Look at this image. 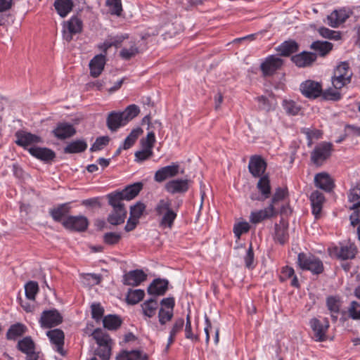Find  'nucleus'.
<instances>
[{"instance_id": "32", "label": "nucleus", "mask_w": 360, "mask_h": 360, "mask_svg": "<svg viewBox=\"0 0 360 360\" xmlns=\"http://www.w3.org/2000/svg\"><path fill=\"white\" fill-rule=\"evenodd\" d=\"M326 305L328 309L330 311L332 321L336 322L341 307L340 300L335 297H328L326 300Z\"/></svg>"}, {"instance_id": "49", "label": "nucleus", "mask_w": 360, "mask_h": 360, "mask_svg": "<svg viewBox=\"0 0 360 360\" xmlns=\"http://www.w3.org/2000/svg\"><path fill=\"white\" fill-rule=\"evenodd\" d=\"M301 131L306 135L308 139V146L312 144L313 139H319L323 134L321 130L316 129L303 128Z\"/></svg>"}, {"instance_id": "44", "label": "nucleus", "mask_w": 360, "mask_h": 360, "mask_svg": "<svg viewBox=\"0 0 360 360\" xmlns=\"http://www.w3.org/2000/svg\"><path fill=\"white\" fill-rule=\"evenodd\" d=\"M139 53V49L136 46L135 42L131 41L130 43V46L129 48H123L120 53V56L122 59L129 60L131 58L134 57Z\"/></svg>"}, {"instance_id": "2", "label": "nucleus", "mask_w": 360, "mask_h": 360, "mask_svg": "<svg viewBox=\"0 0 360 360\" xmlns=\"http://www.w3.org/2000/svg\"><path fill=\"white\" fill-rule=\"evenodd\" d=\"M107 198L108 204L112 207V210L108 217V221L114 226L123 224L127 214L124 203L110 194H108Z\"/></svg>"}, {"instance_id": "28", "label": "nucleus", "mask_w": 360, "mask_h": 360, "mask_svg": "<svg viewBox=\"0 0 360 360\" xmlns=\"http://www.w3.org/2000/svg\"><path fill=\"white\" fill-rule=\"evenodd\" d=\"M106 123L108 129L112 131H117L120 127L127 124L122 112L115 111L109 113Z\"/></svg>"}, {"instance_id": "58", "label": "nucleus", "mask_w": 360, "mask_h": 360, "mask_svg": "<svg viewBox=\"0 0 360 360\" xmlns=\"http://www.w3.org/2000/svg\"><path fill=\"white\" fill-rule=\"evenodd\" d=\"M146 206L142 202H136L134 206L130 208V216L136 219H139L143 214Z\"/></svg>"}, {"instance_id": "3", "label": "nucleus", "mask_w": 360, "mask_h": 360, "mask_svg": "<svg viewBox=\"0 0 360 360\" xmlns=\"http://www.w3.org/2000/svg\"><path fill=\"white\" fill-rule=\"evenodd\" d=\"M353 72L347 62H341L335 69L332 84L335 89H341L352 81Z\"/></svg>"}, {"instance_id": "33", "label": "nucleus", "mask_w": 360, "mask_h": 360, "mask_svg": "<svg viewBox=\"0 0 360 360\" xmlns=\"http://www.w3.org/2000/svg\"><path fill=\"white\" fill-rule=\"evenodd\" d=\"M298 49L299 45L294 40L285 41L276 48V51L282 56H289L297 52Z\"/></svg>"}, {"instance_id": "12", "label": "nucleus", "mask_w": 360, "mask_h": 360, "mask_svg": "<svg viewBox=\"0 0 360 360\" xmlns=\"http://www.w3.org/2000/svg\"><path fill=\"white\" fill-rule=\"evenodd\" d=\"M283 65V60L278 56H268L261 64L260 68L264 76H271Z\"/></svg>"}, {"instance_id": "43", "label": "nucleus", "mask_w": 360, "mask_h": 360, "mask_svg": "<svg viewBox=\"0 0 360 360\" xmlns=\"http://www.w3.org/2000/svg\"><path fill=\"white\" fill-rule=\"evenodd\" d=\"M142 133L143 130L141 128L137 127L134 129L125 139L122 148L124 150L130 148Z\"/></svg>"}, {"instance_id": "48", "label": "nucleus", "mask_w": 360, "mask_h": 360, "mask_svg": "<svg viewBox=\"0 0 360 360\" xmlns=\"http://www.w3.org/2000/svg\"><path fill=\"white\" fill-rule=\"evenodd\" d=\"M121 238V233L117 232H108L103 236V243L108 245H115L118 244Z\"/></svg>"}, {"instance_id": "50", "label": "nucleus", "mask_w": 360, "mask_h": 360, "mask_svg": "<svg viewBox=\"0 0 360 360\" xmlns=\"http://www.w3.org/2000/svg\"><path fill=\"white\" fill-rule=\"evenodd\" d=\"M139 108L137 105L132 104L129 105L124 111L121 112L124 119L127 123L129 121L131 120L133 118L136 117L139 113Z\"/></svg>"}, {"instance_id": "38", "label": "nucleus", "mask_w": 360, "mask_h": 360, "mask_svg": "<svg viewBox=\"0 0 360 360\" xmlns=\"http://www.w3.org/2000/svg\"><path fill=\"white\" fill-rule=\"evenodd\" d=\"M310 48L321 56H325L333 49V44L328 41H314Z\"/></svg>"}, {"instance_id": "14", "label": "nucleus", "mask_w": 360, "mask_h": 360, "mask_svg": "<svg viewBox=\"0 0 360 360\" xmlns=\"http://www.w3.org/2000/svg\"><path fill=\"white\" fill-rule=\"evenodd\" d=\"M278 214V211L276 207H273L272 205L263 210L253 211L250 215V221L252 224H257L265 219H270L276 216Z\"/></svg>"}, {"instance_id": "22", "label": "nucleus", "mask_w": 360, "mask_h": 360, "mask_svg": "<svg viewBox=\"0 0 360 360\" xmlns=\"http://www.w3.org/2000/svg\"><path fill=\"white\" fill-rule=\"evenodd\" d=\"M15 143L24 148L32 143L42 142L41 138L29 132L18 131L15 133Z\"/></svg>"}, {"instance_id": "10", "label": "nucleus", "mask_w": 360, "mask_h": 360, "mask_svg": "<svg viewBox=\"0 0 360 360\" xmlns=\"http://www.w3.org/2000/svg\"><path fill=\"white\" fill-rule=\"evenodd\" d=\"M142 188L143 184L141 182H137L127 186L121 191H115L110 194L123 202L124 200H131L134 199Z\"/></svg>"}, {"instance_id": "24", "label": "nucleus", "mask_w": 360, "mask_h": 360, "mask_svg": "<svg viewBox=\"0 0 360 360\" xmlns=\"http://www.w3.org/2000/svg\"><path fill=\"white\" fill-rule=\"evenodd\" d=\"M316 60V54L303 51L291 58V60L299 68L309 66Z\"/></svg>"}, {"instance_id": "21", "label": "nucleus", "mask_w": 360, "mask_h": 360, "mask_svg": "<svg viewBox=\"0 0 360 360\" xmlns=\"http://www.w3.org/2000/svg\"><path fill=\"white\" fill-rule=\"evenodd\" d=\"M179 166L177 164H172L163 167L158 169L154 176V179L157 182H162L167 178L175 176L179 173Z\"/></svg>"}, {"instance_id": "57", "label": "nucleus", "mask_w": 360, "mask_h": 360, "mask_svg": "<svg viewBox=\"0 0 360 360\" xmlns=\"http://www.w3.org/2000/svg\"><path fill=\"white\" fill-rule=\"evenodd\" d=\"M319 33L321 36L324 38H328L329 39H340V34L338 32L331 30L326 27H321L319 30Z\"/></svg>"}, {"instance_id": "64", "label": "nucleus", "mask_w": 360, "mask_h": 360, "mask_svg": "<svg viewBox=\"0 0 360 360\" xmlns=\"http://www.w3.org/2000/svg\"><path fill=\"white\" fill-rule=\"evenodd\" d=\"M92 318L99 320L103 315L104 309L99 303H94L91 306Z\"/></svg>"}, {"instance_id": "13", "label": "nucleus", "mask_w": 360, "mask_h": 360, "mask_svg": "<svg viewBox=\"0 0 360 360\" xmlns=\"http://www.w3.org/2000/svg\"><path fill=\"white\" fill-rule=\"evenodd\" d=\"M300 91L305 97L315 99L321 95L322 85L313 80H307L301 84Z\"/></svg>"}, {"instance_id": "55", "label": "nucleus", "mask_w": 360, "mask_h": 360, "mask_svg": "<svg viewBox=\"0 0 360 360\" xmlns=\"http://www.w3.org/2000/svg\"><path fill=\"white\" fill-rule=\"evenodd\" d=\"M173 317V311L171 309L167 310L163 308H160L158 311V320L161 325H165L168 321H171Z\"/></svg>"}, {"instance_id": "7", "label": "nucleus", "mask_w": 360, "mask_h": 360, "mask_svg": "<svg viewBox=\"0 0 360 360\" xmlns=\"http://www.w3.org/2000/svg\"><path fill=\"white\" fill-rule=\"evenodd\" d=\"M310 327L314 333V338L317 342H323L326 339V333L330 326L329 321L327 318L321 322L316 318H313L309 321Z\"/></svg>"}, {"instance_id": "19", "label": "nucleus", "mask_w": 360, "mask_h": 360, "mask_svg": "<svg viewBox=\"0 0 360 360\" xmlns=\"http://www.w3.org/2000/svg\"><path fill=\"white\" fill-rule=\"evenodd\" d=\"M53 134L57 139L63 140L74 136L76 134V129L71 124L60 122L53 130Z\"/></svg>"}, {"instance_id": "1", "label": "nucleus", "mask_w": 360, "mask_h": 360, "mask_svg": "<svg viewBox=\"0 0 360 360\" xmlns=\"http://www.w3.org/2000/svg\"><path fill=\"white\" fill-rule=\"evenodd\" d=\"M156 216L159 218V225L162 228L172 229L177 217V212L172 207V200L160 199L155 207Z\"/></svg>"}, {"instance_id": "40", "label": "nucleus", "mask_w": 360, "mask_h": 360, "mask_svg": "<svg viewBox=\"0 0 360 360\" xmlns=\"http://www.w3.org/2000/svg\"><path fill=\"white\" fill-rule=\"evenodd\" d=\"M103 326L108 330H117L122 324L121 319L117 315H108L103 319Z\"/></svg>"}, {"instance_id": "45", "label": "nucleus", "mask_w": 360, "mask_h": 360, "mask_svg": "<svg viewBox=\"0 0 360 360\" xmlns=\"http://www.w3.org/2000/svg\"><path fill=\"white\" fill-rule=\"evenodd\" d=\"M274 239L281 245L285 244L288 239L287 228L281 226L276 224L275 225Z\"/></svg>"}, {"instance_id": "23", "label": "nucleus", "mask_w": 360, "mask_h": 360, "mask_svg": "<svg viewBox=\"0 0 360 360\" xmlns=\"http://www.w3.org/2000/svg\"><path fill=\"white\" fill-rule=\"evenodd\" d=\"M105 62V55L98 54L95 56L89 62L91 76L94 78L98 77L103 70Z\"/></svg>"}, {"instance_id": "41", "label": "nucleus", "mask_w": 360, "mask_h": 360, "mask_svg": "<svg viewBox=\"0 0 360 360\" xmlns=\"http://www.w3.org/2000/svg\"><path fill=\"white\" fill-rule=\"evenodd\" d=\"M184 325V321L183 319L180 318L175 321L168 338V342L165 347V350L167 351L170 347V345L174 342L176 335L182 330Z\"/></svg>"}, {"instance_id": "62", "label": "nucleus", "mask_w": 360, "mask_h": 360, "mask_svg": "<svg viewBox=\"0 0 360 360\" xmlns=\"http://www.w3.org/2000/svg\"><path fill=\"white\" fill-rule=\"evenodd\" d=\"M139 352L136 350L131 352L123 351L117 356L116 360H136L139 359Z\"/></svg>"}, {"instance_id": "34", "label": "nucleus", "mask_w": 360, "mask_h": 360, "mask_svg": "<svg viewBox=\"0 0 360 360\" xmlns=\"http://www.w3.org/2000/svg\"><path fill=\"white\" fill-rule=\"evenodd\" d=\"M74 3L72 0H55L54 7L62 18L65 17L72 10Z\"/></svg>"}, {"instance_id": "42", "label": "nucleus", "mask_w": 360, "mask_h": 360, "mask_svg": "<svg viewBox=\"0 0 360 360\" xmlns=\"http://www.w3.org/2000/svg\"><path fill=\"white\" fill-rule=\"evenodd\" d=\"M145 295V292L141 289L131 290L128 291L126 300L128 304H136L141 301Z\"/></svg>"}, {"instance_id": "37", "label": "nucleus", "mask_w": 360, "mask_h": 360, "mask_svg": "<svg viewBox=\"0 0 360 360\" xmlns=\"http://www.w3.org/2000/svg\"><path fill=\"white\" fill-rule=\"evenodd\" d=\"M347 18L348 15L344 11H334L328 15V23L333 27H337L343 23Z\"/></svg>"}, {"instance_id": "39", "label": "nucleus", "mask_w": 360, "mask_h": 360, "mask_svg": "<svg viewBox=\"0 0 360 360\" xmlns=\"http://www.w3.org/2000/svg\"><path fill=\"white\" fill-rule=\"evenodd\" d=\"M87 143L83 140H76L68 143L64 148L65 153H78L84 151Z\"/></svg>"}, {"instance_id": "31", "label": "nucleus", "mask_w": 360, "mask_h": 360, "mask_svg": "<svg viewBox=\"0 0 360 360\" xmlns=\"http://www.w3.org/2000/svg\"><path fill=\"white\" fill-rule=\"evenodd\" d=\"M141 309L145 316L148 318L153 317L158 309L159 304L155 297H150L141 304Z\"/></svg>"}, {"instance_id": "59", "label": "nucleus", "mask_w": 360, "mask_h": 360, "mask_svg": "<svg viewBox=\"0 0 360 360\" xmlns=\"http://www.w3.org/2000/svg\"><path fill=\"white\" fill-rule=\"evenodd\" d=\"M155 143V136L153 131L148 133L146 139H143L141 141L143 148L152 150Z\"/></svg>"}, {"instance_id": "8", "label": "nucleus", "mask_w": 360, "mask_h": 360, "mask_svg": "<svg viewBox=\"0 0 360 360\" xmlns=\"http://www.w3.org/2000/svg\"><path fill=\"white\" fill-rule=\"evenodd\" d=\"M63 321V317L56 309L44 311L41 315L39 323L42 328H51Z\"/></svg>"}, {"instance_id": "47", "label": "nucleus", "mask_w": 360, "mask_h": 360, "mask_svg": "<svg viewBox=\"0 0 360 360\" xmlns=\"http://www.w3.org/2000/svg\"><path fill=\"white\" fill-rule=\"evenodd\" d=\"M25 296L27 299L34 300L39 291V285L36 281H29L25 285Z\"/></svg>"}, {"instance_id": "54", "label": "nucleus", "mask_w": 360, "mask_h": 360, "mask_svg": "<svg viewBox=\"0 0 360 360\" xmlns=\"http://www.w3.org/2000/svg\"><path fill=\"white\" fill-rule=\"evenodd\" d=\"M338 90V89H333L331 88L325 91L322 90L321 96H322L325 100L339 101L341 98V94Z\"/></svg>"}, {"instance_id": "18", "label": "nucleus", "mask_w": 360, "mask_h": 360, "mask_svg": "<svg viewBox=\"0 0 360 360\" xmlns=\"http://www.w3.org/2000/svg\"><path fill=\"white\" fill-rule=\"evenodd\" d=\"M188 179H174L168 181L165 185L166 191L171 194L186 193L189 188Z\"/></svg>"}, {"instance_id": "15", "label": "nucleus", "mask_w": 360, "mask_h": 360, "mask_svg": "<svg viewBox=\"0 0 360 360\" xmlns=\"http://www.w3.org/2000/svg\"><path fill=\"white\" fill-rule=\"evenodd\" d=\"M267 164L260 155H252L250 158L248 169L254 177H260L265 172Z\"/></svg>"}, {"instance_id": "17", "label": "nucleus", "mask_w": 360, "mask_h": 360, "mask_svg": "<svg viewBox=\"0 0 360 360\" xmlns=\"http://www.w3.org/2000/svg\"><path fill=\"white\" fill-rule=\"evenodd\" d=\"M309 199L312 214L316 219H319L321 217V211L325 202V197L320 191H314L311 193Z\"/></svg>"}, {"instance_id": "4", "label": "nucleus", "mask_w": 360, "mask_h": 360, "mask_svg": "<svg viewBox=\"0 0 360 360\" xmlns=\"http://www.w3.org/2000/svg\"><path fill=\"white\" fill-rule=\"evenodd\" d=\"M92 335L99 346L96 349V354L102 360H109L111 354L112 343L109 335L104 333L102 329L96 328L94 330Z\"/></svg>"}, {"instance_id": "9", "label": "nucleus", "mask_w": 360, "mask_h": 360, "mask_svg": "<svg viewBox=\"0 0 360 360\" xmlns=\"http://www.w3.org/2000/svg\"><path fill=\"white\" fill-rule=\"evenodd\" d=\"M257 188L258 189L259 194H251V200L263 201L270 197L271 188L270 185V180L267 175L260 176L257 184Z\"/></svg>"}, {"instance_id": "63", "label": "nucleus", "mask_w": 360, "mask_h": 360, "mask_svg": "<svg viewBox=\"0 0 360 360\" xmlns=\"http://www.w3.org/2000/svg\"><path fill=\"white\" fill-rule=\"evenodd\" d=\"M250 230V225L248 222H240L235 225L233 232L238 238L243 233H247Z\"/></svg>"}, {"instance_id": "5", "label": "nucleus", "mask_w": 360, "mask_h": 360, "mask_svg": "<svg viewBox=\"0 0 360 360\" xmlns=\"http://www.w3.org/2000/svg\"><path fill=\"white\" fill-rule=\"evenodd\" d=\"M297 263L302 270H308L314 274H320L323 271L322 262L311 254L301 252L297 257Z\"/></svg>"}, {"instance_id": "61", "label": "nucleus", "mask_w": 360, "mask_h": 360, "mask_svg": "<svg viewBox=\"0 0 360 360\" xmlns=\"http://www.w3.org/2000/svg\"><path fill=\"white\" fill-rule=\"evenodd\" d=\"M108 142L109 138L108 136L98 137L90 148V150L91 152L101 150L108 143Z\"/></svg>"}, {"instance_id": "52", "label": "nucleus", "mask_w": 360, "mask_h": 360, "mask_svg": "<svg viewBox=\"0 0 360 360\" xmlns=\"http://www.w3.org/2000/svg\"><path fill=\"white\" fill-rule=\"evenodd\" d=\"M106 5L112 15H120L122 11L121 0H107Z\"/></svg>"}, {"instance_id": "25", "label": "nucleus", "mask_w": 360, "mask_h": 360, "mask_svg": "<svg viewBox=\"0 0 360 360\" xmlns=\"http://www.w3.org/2000/svg\"><path fill=\"white\" fill-rule=\"evenodd\" d=\"M46 335L50 339L51 342L56 345V351L61 355H64L65 352L63 346L64 345L65 335L63 331L60 329H53L47 331Z\"/></svg>"}, {"instance_id": "16", "label": "nucleus", "mask_w": 360, "mask_h": 360, "mask_svg": "<svg viewBox=\"0 0 360 360\" xmlns=\"http://www.w3.org/2000/svg\"><path fill=\"white\" fill-rule=\"evenodd\" d=\"M147 275L141 269L129 271L123 276V283L127 285L137 286L146 281Z\"/></svg>"}, {"instance_id": "26", "label": "nucleus", "mask_w": 360, "mask_h": 360, "mask_svg": "<svg viewBox=\"0 0 360 360\" xmlns=\"http://www.w3.org/2000/svg\"><path fill=\"white\" fill-rule=\"evenodd\" d=\"M315 186L326 192H330L334 188V182L330 175L326 172L316 174L314 177Z\"/></svg>"}, {"instance_id": "51", "label": "nucleus", "mask_w": 360, "mask_h": 360, "mask_svg": "<svg viewBox=\"0 0 360 360\" xmlns=\"http://www.w3.org/2000/svg\"><path fill=\"white\" fill-rule=\"evenodd\" d=\"M283 106L285 112L290 115H296L300 110V107L292 100L283 101Z\"/></svg>"}, {"instance_id": "53", "label": "nucleus", "mask_w": 360, "mask_h": 360, "mask_svg": "<svg viewBox=\"0 0 360 360\" xmlns=\"http://www.w3.org/2000/svg\"><path fill=\"white\" fill-rule=\"evenodd\" d=\"M351 209L353 210L349 217L351 225L355 226L360 224V201L354 204Z\"/></svg>"}, {"instance_id": "56", "label": "nucleus", "mask_w": 360, "mask_h": 360, "mask_svg": "<svg viewBox=\"0 0 360 360\" xmlns=\"http://www.w3.org/2000/svg\"><path fill=\"white\" fill-rule=\"evenodd\" d=\"M287 195V191L286 189L282 188H278L275 191V193H274L272 198L271 200V202L269 205H272L273 207H276V205L279 202L283 200L285 196Z\"/></svg>"}, {"instance_id": "29", "label": "nucleus", "mask_w": 360, "mask_h": 360, "mask_svg": "<svg viewBox=\"0 0 360 360\" xmlns=\"http://www.w3.org/2000/svg\"><path fill=\"white\" fill-rule=\"evenodd\" d=\"M356 248L354 245H342L340 247H335L333 254L339 259L345 260L353 259L356 253Z\"/></svg>"}, {"instance_id": "11", "label": "nucleus", "mask_w": 360, "mask_h": 360, "mask_svg": "<svg viewBox=\"0 0 360 360\" xmlns=\"http://www.w3.org/2000/svg\"><path fill=\"white\" fill-rule=\"evenodd\" d=\"M62 224L67 229L84 231L88 227L89 222L84 216H69L62 221Z\"/></svg>"}, {"instance_id": "60", "label": "nucleus", "mask_w": 360, "mask_h": 360, "mask_svg": "<svg viewBox=\"0 0 360 360\" xmlns=\"http://www.w3.org/2000/svg\"><path fill=\"white\" fill-rule=\"evenodd\" d=\"M349 316L350 318L354 320L360 319V305L356 302L353 301L351 302L348 309Z\"/></svg>"}, {"instance_id": "6", "label": "nucleus", "mask_w": 360, "mask_h": 360, "mask_svg": "<svg viewBox=\"0 0 360 360\" xmlns=\"http://www.w3.org/2000/svg\"><path fill=\"white\" fill-rule=\"evenodd\" d=\"M332 147L330 143H319L311 153V162L316 165H321L330 156Z\"/></svg>"}, {"instance_id": "27", "label": "nucleus", "mask_w": 360, "mask_h": 360, "mask_svg": "<svg viewBox=\"0 0 360 360\" xmlns=\"http://www.w3.org/2000/svg\"><path fill=\"white\" fill-rule=\"evenodd\" d=\"M28 150L32 156L44 162H50L56 157L55 152L47 148L31 147Z\"/></svg>"}, {"instance_id": "30", "label": "nucleus", "mask_w": 360, "mask_h": 360, "mask_svg": "<svg viewBox=\"0 0 360 360\" xmlns=\"http://www.w3.org/2000/svg\"><path fill=\"white\" fill-rule=\"evenodd\" d=\"M17 348L27 356H39L35 352V344L30 336L19 340Z\"/></svg>"}, {"instance_id": "36", "label": "nucleus", "mask_w": 360, "mask_h": 360, "mask_svg": "<svg viewBox=\"0 0 360 360\" xmlns=\"http://www.w3.org/2000/svg\"><path fill=\"white\" fill-rule=\"evenodd\" d=\"M27 328L22 323H17L11 325L6 333L8 340H16L26 333Z\"/></svg>"}, {"instance_id": "46", "label": "nucleus", "mask_w": 360, "mask_h": 360, "mask_svg": "<svg viewBox=\"0 0 360 360\" xmlns=\"http://www.w3.org/2000/svg\"><path fill=\"white\" fill-rule=\"evenodd\" d=\"M68 29L71 34L81 32L82 21L76 16L72 17L68 22Z\"/></svg>"}, {"instance_id": "20", "label": "nucleus", "mask_w": 360, "mask_h": 360, "mask_svg": "<svg viewBox=\"0 0 360 360\" xmlns=\"http://www.w3.org/2000/svg\"><path fill=\"white\" fill-rule=\"evenodd\" d=\"M168 284L167 280L156 278L148 287V293L153 297L164 295L167 290Z\"/></svg>"}, {"instance_id": "35", "label": "nucleus", "mask_w": 360, "mask_h": 360, "mask_svg": "<svg viewBox=\"0 0 360 360\" xmlns=\"http://www.w3.org/2000/svg\"><path fill=\"white\" fill-rule=\"evenodd\" d=\"M70 207L69 204L64 203L51 209L49 214L55 221L60 222L63 218L70 212Z\"/></svg>"}]
</instances>
